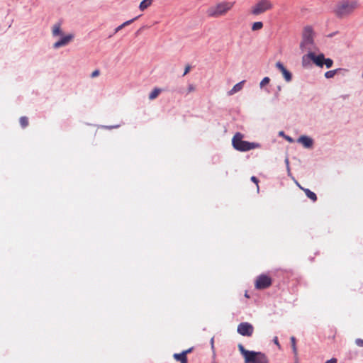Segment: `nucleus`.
I'll return each mask as SVG.
<instances>
[{"mask_svg":"<svg viewBox=\"0 0 363 363\" xmlns=\"http://www.w3.org/2000/svg\"><path fill=\"white\" fill-rule=\"evenodd\" d=\"M273 7L272 4L269 0H259L251 8V13L255 16L262 14Z\"/></svg>","mask_w":363,"mask_h":363,"instance_id":"nucleus-6","label":"nucleus"},{"mask_svg":"<svg viewBox=\"0 0 363 363\" xmlns=\"http://www.w3.org/2000/svg\"><path fill=\"white\" fill-rule=\"evenodd\" d=\"M348 70L345 69H336L333 70L328 71L325 73V77L328 79L333 78L335 74L344 75Z\"/></svg>","mask_w":363,"mask_h":363,"instance_id":"nucleus-12","label":"nucleus"},{"mask_svg":"<svg viewBox=\"0 0 363 363\" xmlns=\"http://www.w3.org/2000/svg\"><path fill=\"white\" fill-rule=\"evenodd\" d=\"M269 82H270V79L268 77H264L259 84L260 88H263L264 86L267 85Z\"/></svg>","mask_w":363,"mask_h":363,"instance_id":"nucleus-23","label":"nucleus"},{"mask_svg":"<svg viewBox=\"0 0 363 363\" xmlns=\"http://www.w3.org/2000/svg\"><path fill=\"white\" fill-rule=\"evenodd\" d=\"M153 0H143L140 2L139 5V9L140 11H143L149 6L152 5Z\"/></svg>","mask_w":363,"mask_h":363,"instance_id":"nucleus-17","label":"nucleus"},{"mask_svg":"<svg viewBox=\"0 0 363 363\" xmlns=\"http://www.w3.org/2000/svg\"><path fill=\"white\" fill-rule=\"evenodd\" d=\"M245 297L248 298L249 296L247 295V293L246 292L245 294Z\"/></svg>","mask_w":363,"mask_h":363,"instance_id":"nucleus-35","label":"nucleus"},{"mask_svg":"<svg viewBox=\"0 0 363 363\" xmlns=\"http://www.w3.org/2000/svg\"><path fill=\"white\" fill-rule=\"evenodd\" d=\"M251 181H252V182H253L254 183H255V184H256V185H257V188H259V186H258V182H259V181H258V179H257V178L256 177L252 176V177H251Z\"/></svg>","mask_w":363,"mask_h":363,"instance_id":"nucleus-29","label":"nucleus"},{"mask_svg":"<svg viewBox=\"0 0 363 363\" xmlns=\"http://www.w3.org/2000/svg\"><path fill=\"white\" fill-rule=\"evenodd\" d=\"M73 38L74 35L72 34L67 35L62 38L60 40L55 43L53 45V48L57 49L60 47L65 46L67 45L69 42H71Z\"/></svg>","mask_w":363,"mask_h":363,"instance_id":"nucleus-11","label":"nucleus"},{"mask_svg":"<svg viewBox=\"0 0 363 363\" xmlns=\"http://www.w3.org/2000/svg\"><path fill=\"white\" fill-rule=\"evenodd\" d=\"M192 350H193V348L191 347V348H189V349H188V350H184L182 352L184 354V355H185L186 357H187V354H188L189 353L191 352Z\"/></svg>","mask_w":363,"mask_h":363,"instance_id":"nucleus-30","label":"nucleus"},{"mask_svg":"<svg viewBox=\"0 0 363 363\" xmlns=\"http://www.w3.org/2000/svg\"><path fill=\"white\" fill-rule=\"evenodd\" d=\"M175 360L180 362L181 363H188L187 357L184 355L183 352L175 353L173 355Z\"/></svg>","mask_w":363,"mask_h":363,"instance_id":"nucleus-16","label":"nucleus"},{"mask_svg":"<svg viewBox=\"0 0 363 363\" xmlns=\"http://www.w3.org/2000/svg\"><path fill=\"white\" fill-rule=\"evenodd\" d=\"M137 18H133L131 20H129V21H127L125 22H124L123 23H122V26L125 27L126 26H128L130 25L131 23H133Z\"/></svg>","mask_w":363,"mask_h":363,"instance_id":"nucleus-28","label":"nucleus"},{"mask_svg":"<svg viewBox=\"0 0 363 363\" xmlns=\"http://www.w3.org/2000/svg\"><path fill=\"white\" fill-rule=\"evenodd\" d=\"M162 90L159 88H155L149 95V99L153 100L156 99L159 94L161 93Z\"/></svg>","mask_w":363,"mask_h":363,"instance_id":"nucleus-18","label":"nucleus"},{"mask_svg":"<svg viewBox=\"0 0 363 363\" xmlns=\"http://www.w3.org/2000/svg\"><path fill=\"white\" fill-rule=\"evenodd\" d=\"M22 128H26L28 125V118L26 116H22L19 119Z\"/></svg>","mask_w":363,"mask_h":363,"instance_id":"nucleus-21","label":"nucleus"},{"mask_svg":"<svg viewBox=\"0 0 363 363\" xmlns=\"http://www.w3.org/2000/svg\"><path fill=\"white\" fill-rule=\"evenodd\" d=\"M323 65L326 66L327 68H330L333 65V60L330 58L324 59Z\"/></svg>","mask_w":363,"mask_h":363,"instance_id":"nucleus-24","label":"nucleus"},{"mask_svg":"<svg viewBox=\"0 0 363 363\" xmlns=\"http://www.w3.org/2000/svg\"><path fill=\"white\" fill-rule=\"evenodd\" d=\"M325 363H337V359L336 358H332L330 360H328Z\"/></svg>","mask_w":363,"mask_h":363,"instance_id":"nucleus-32","label":"nucleus"},{"mask_svg":"<svg viewBox=\"0 0 363 363\" xmlns=\"http://www.w3.org/2000/svg\"><path fill=\"white\" fill-rule=\"evenodd\" d=\"M234 5L235 1H222L210 6L206 11V14L210 18H220L226 16Z\"/></svg>","mask_w":363,"mask_h":363,"instance_id":"nucleus-1","label":"nucleus"},{"mask_svg":"<svg viewBox=\"0 0 363 363\" xmlns=\"http://www.w3.org/2000/svg\"><path fill=\"white\" fill-rule=\"evenodd\" d=\"M274 344H276L279 347H280V345H279V341H278V338H277V337H275L274 338Z\"/></svg>","mask_w":363,"mask_h":363,"instance_id":"nucleus-33","label":"nucleus"},{"mask_svg":"<svg viewBox=\"0 0 363 363\" xmlns=\"http://www.w3.org/2000/svg\"><path fill=\"white\" fill-rule=\"evenodd\" d=\"M196 90V87L194 84H190L188 85L187 88V94H189L191 92H194Z\"/></svg>","mask_w":363,"mask_h":363,"instance_id":"nucleus-25","label":"nucleus"},{"mask_svg":"<svg viewBox=\"0 0 363 363\" xmlns=\"http://www.w3.org/2000/svg\"><path fill=\"white\" fill-rule=\"evenodd\" d=\"M306 59H309L313 60V62L318 67H323V62H324V55L320 54L318 55H315L313 52H310L307 55L303 57V63L305 62Z\"/></svg>","mask_w":363,"mask_h":363,"instance_id":"nucleus-9","label":"nucleus"},{"mask_svg":"<svg viewBox=\"0 0 363 363\" xmlns=\"http://www.w3.org/2000/svg\"><path fill=\"white\" fill-rule=\"evenodd\" d=\"M276 67L282 73L283 77H284L286 82H289L291 81V73L285 68V67L281 62H277L276 63Z\"/></svg>","mask_w":363,"mask_h":363,"instance_id":"nucleus-10","label":"nucleus"},{"mask_svg":"<svg viewBox=\"0 0 363 363\" xmlns=\"http://www.w3.org/2000/svg\"><path fill=\"white\" fill-rule=\"evenodd\" d=\"M61 34H62V30L60 28V24L54 25L53 28H52V35L54 36H56V35H60Z\"/></svg>","mask_w":363,"mask_h":363,"instance_id":"nucleus-19","label":"nucleus"},{"mask_svg":"<svg viewBox=\"0 0 363 363\" xmlns=\"http://www.w3.org/2000/svg\"><path fill=\"white\" fill-rule=\"evenodd\" d=\"M124 27L122 26V24L120 25L119 26H118L116 29H115V33H118L119 30H121L122 28H123Z\"/></svg>","mask_w":363,"mask_h":363,"instance_id":"nucleus-34","label":"nucleus"},{"mask_svg":"<svg viewBox=\"0 0 363 363\" xmlns=\"http://www.w3.org/2000/svg\"><path fill=\"white\" fill-rule=\"evenodd\" d=\"M355 344L358 346V347H363V340L362 339H360V338H357L355 340Z\"/></svg>","mask_w":363,"mask_h":363,"instance_id":"nucleus-26","label":"nucleus"},{"mask_svg":"<svg viewBox=\"0 0 363 363\" xmlns=\"http://www.w3.org/2000/svg\"><path fill=\"white\" fill-rule=\"evenodd\" d=\"M300 49L302 52H313L316 50V46L313 39V31L311 27L304 28L302 33V40L300 43Z\"/></svg>","mask_w":363,"mask_h":363,"instance_id":"nucleus-3","label":"nucleus"},{"mask_svg":"<svg viewBox=\"0 0 363 363\" xmlns=\"http://www.w3.org/2000/svg\"><path fill=\"white\" fill-rule=\"evenodd\" d=\"M357 7V1H342L337 4L334 12L337 17L342 18L350 15Z\"/></svg>","mask_w":363,"mask_h":363,"instance_id":"nucleus-5","label":"nucleus"},{"mask_svg":"<svg viewBox=\"0 0 363 363\" xmlns=\"http://www.w3.org/2000/svg\"><path fill=\"white\" fill-rule=\"evenodd\" d=\"M298 186L301 189H302L305 192V194L308 198H309L313 201H317V196L314 192L311 191L308 189H305V188L301 186L299 184H298Z\"/></svg>","mask_w":363,"mask_h":363,"instance_id":"nucleus-15","label":"nucleus"},{"mask_svg":"<svg viewBox=\"0 0 363 363\" xmlns=\"http://www.w3.org/2000/svg\"><path fill=\"white\" fill-rule=\"evenodd\" d=\"M263 28V23L261 21L255 22L252 25V30L256 31L262 29Z\"/></svg>","mask_w":363,"mask_h":363,"instance_id":"nucleus-20","label":"nucleus"},{"mask_svg":"<svg viewBox=\"0 0 363 363\" xmlns=\"http://www.w3.org/2000/svg\"><path fill=\"white\" fill-rule=\"evenodd\" d=\"M238 350L244 357L245 363H269L264 353L247 350L242 344L238 345Z\"/></svg>","mask_w":363,"mask_h":363,"instance_id":"nucleus-2","label":"nucleus"},{"mask_svg":"<svg viewBox=\"0 0 363 363\" xmlns=\"http://www.w3.org/2000/svg\"><path fill=\"white\" fill-rule=\"evenodd\" d=\"M238 333L242 336L250 337L252 335L254 332L253 326L247 323L243 322L238 325Z\"/></svg>","mask_w":363,"mask_h":363,"instance_id":"nucleus-8","label":"nucleus"},{"mask_svg":"<svg viewBox=\"0 0 363 363\" xmlns=\"http://www.w3.org/2000/svg\"><path fill=\"white\" fill-rule=\"evenodd\" d=\"M245 80L236 84L235 85H234V86L228 91V95L231 96V95H233L234 94L240 91V90H242V87H243V84L245 83Z\"/></svg>","mask_w":363,"mask_h":363,"instance_id":"nucleus-14","label":"nucleus"},{"mask_svg":"<svg viewBox=\"0 0 363 363\" xmlns=\"http://www.w3.org/2000/svg\"><path fill=\"white\" fill-rule=\"evenodd\" d=\"M243 135L240 133H236L232 139L233 147L240 152H246L250 150L259 147V144L256 143H250L242 140Z\"/></svg>","mask_w":363,"mask_h":363,"instance_id":"nucleus-4","label":"nucleus"},{"mask_svg":"<svg viewBox=\"0 0 363 363\" xmlns=\"http://www.w3.org/2000/svg\"><path fill=\"white\" fill-rule=\"evenodd\" d=\"M100 74V71L99 69H95L94 72H92L91 74V77L94 78L98 77Z\"/></svg>","mask_w":363,"mask_h":363,"instance_id":"nucleus-27","label":"nucleus"},{"mask_svg":"<svg viewBox=\"0 0 363 363\" xmlns=\"http://www.w3.org/2000/svg\"><path fill=\"white\" fill-rule=\"evenodd\" d=\"M298 142L301 143L306 148H309L313 145V140L305 135L301 136L298 139Z\"/></svg>","mask_w":363,"mask_h":363,"instance_id":"nucleus-13","label":"nucleus"},{"mask_svg":"<svg viewBox=\"0 0 363 363\" xmlns=\"http://www.w3.org/2000/svg\"><path fill=\"white\" fill-rule=\"evenodd\" d=\"M291 347L293 349V352H294V354L296 355L297 354V348H296V345L295 337H294V336L291 337Z\"/></svg>","mask_w":363,"mask_h":363,"instance_id":"nucleus-22","label":"nucleus"},{"mask_svg":"<svg viewBox=\"0 0 363 363\" xmlns=\"http://www.w3.org/2000/svg\"><path fill=\"white\" fill-rule=\"evenodd\" d=\"M272 284V278L267 274H260L256 279L255 286L257 289L269 288Z\"/></svg>","mask_w":363,"mask_h":363,"instance_id":"nucleus-7","label":"nucleus"},{"mask_svg":"<svg viewBox=\"0 0 363 363\" xmlns=\"http://www.w3.org/2000/svg\"><path fill=\"white\" fill-rule=\"evenodd\" d=\"M190 70V66L189 65H187L186 67H185V70H184V76L186 75V74L189 73Z\"/></svg>","mask_w":363,"mask_h":363,"instance_id":"nucleus-31","label":"nucleus"}]
</instances>
